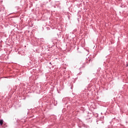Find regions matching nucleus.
<instances>
[{
	"mask_svg": "<svg viewBox=\"0 0 128 128\" xmlns=\"http://www.w3.org/2000/svg\"><path fill=\"white\" fill-rule=\"evenodd\" d=\"M2 124H4V120H0V126H2Z\"/></svg>",
	"mask_w": 128,
	"mask_h": 128,
	"instance_id": "f257e3e1",
	"label": "nucleus"
}]
</instances>
